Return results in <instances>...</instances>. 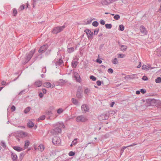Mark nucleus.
Listing matches in <instances>:
<instances>
[{
  "label": "nucleus",
  "mask_w": 161,
  "mask_h": 161,
  "mask_svg": "<svg viewBox=\"0 0 161 161\" xmlns=\"http://www.w3.org/2000/svg\"><path fill=\"white\" fill-rule=\"evenodd\" d=\"M158 52H159V53H160V55H161V51H157Z\"/></svg>",
  "instance_id": "64"
},
{
  "label": "nucleus",
  "mask_w": 161,
  "mask_h": 161,
  "mask_svg": "<svg viewBox=\"0 0 161 161\" xmlns=\"http://www.w3.org/2000/svg\"><path fill=\"white\" fill-rule=\"evenodd\" d=\"M45 116L44 115H43L40 117L39 119L38 120H43L45 119Z\"/></svg>",
  "instance_id": "36"
},
{
  "label": "nucleus",
  "mask_w": 161,
  "mask_h": 161,
  "mask_svg": "<svg viewBox=\"0 0 161 161\" xmlns=\"http://www.w3.org/2000/svg\"><path fill=\"white\" fill-rule=\"evenodd\" d=\"M84 32L86 33L88 38L89 39H92L93 35V33L88 29H86Z\"/></svg>",
  "instance_id": "4"
},
{
  "label": "nucleus",
  "mask_w": 161,
  "mask_h": 161,
  "mask_svg": "<svg viewBox=\"0 0 161 161\" xmlns=\"http://www.w3.org/2000/svg\"><path fill=\"white\" fill-rule=\"evenodd\" d=\"M140 90H141V92L142 93H145V91H144V90L143 89H141Z\"/></svg>",
  "instance_id": "53"
},
{
  "label": "nucleus",
  "mask_w": 161,
  "mask_h": 161,
  "mask_svg": "<svg viewBox=\"0 0 161 161\" xmlns=\"http://www.w3.org/2000/svg\"><path fill=\"white\" fill-rule=\"evenodd\" d=\"M117 55L119 58H123L126 56L125 55L123 54H118Z\"/></svg>",
  "instance_id": "28"
},
{
  "label": "nucleus",
  "mask_w": 161,
  "mask_h": 161,
  "mask_svg": "<svg viewBox=\"0 0 161 161\" xmlns=\"http://www.w3.org/2000/svg\"><path fill=\"white\" fill-rule=\"evenodd\" d=\"M155 82L156 83H159L161 82V78L158 77L155 80Z\"/></svg>",
  "instance_id": "27"
},
{
  "label": "nucleus",
  "mask_w": 161,
  "mask_h": 161,
  "mask_svg": "<svg viewBox=\"0 0 161 161\" xmlns=\"http://www.w3.org/2000/svg\"><path fill=\"white\" fill-rule=\"evenodd\" d=\"M112 62L113 64H117L118 63L117 59L116 58H114V59H113L112 61Z\"/></svg>",
  "instance_id": "24"
},
{
  "label": "nucleus",
  "mask_w": 161,
  "mask_h": 161,
  "mask_svg": "<svg viewBox=\"0 0 161 161\" xmlns=\"http://www.w3.org/2000/svg\"><path fill=\"white\" fill-rule=\"evenodd\" d=\"M141 66V63L140 62H139V65L137 66V68H140Z\"/></svg>",
  "instance_id": "56"
},
{
  "label": "nucleus",
  "mask_w": 161,
  "mask_h": 161,
  "mask_svg": "<svg viewBox=\"0 0 161 161\" xmlns=\"http://www.w3.org/2000/svg\"><path fill=\"white\" fill-rule=\"evenodd\" d=\"M97 84L98 86H100L101 84V82L100 80H98L97 81Z\"/></svg>",
  "instance_id": "46"
},
{
  "label": "nucleus",
  "mask_w": 161,
  "mask_h": 161,
  "mask_svg": "<svg viewBox=\"0 0 161 161\" xmlns=\"http://www.w3.org/2000/svg\"><path fill=\"white\" fill-rule=\"evenodd\" d=\"M77 139H74V140L72 141V143L73 144V145H75L77 143Z\"/></svg>",
  "instance_id": "41"
},
{
  "label": "nucleus",
  "mask_w": 161,
  "mask_h": 161,
  "mask_svg": "<svg viewBox=\"0 0 161 161\" xmlns=\"http://www.w3.org/2000/svg\"><path fill=\"white\" fill-rule=\"evenodd\" d=\"M142 79L144 80H148V78L147 76L144 75L142 77Z\"/></svg>",
  "instance_id": "45"
},
{
  "label": "nucleus",
  "mask_w": 161,
  "mask_h": 161,
  "mask_svg": "<svg viewBox=\"0 0 161 161\" xmlns=\"http://www.w3.org/2000/svg\"><path fill=\"white\" fill-rule=\"evenodd\" d=\"M102 35H103V34H102V33H100L98 35V36L100 37V36H102Z\"/></svg>",
  "instance_id": "59"
},
{
  "label": "nucleus",
  "mask_w": 161,
  "mask_h": 161,
  "mask_svg": "<svg viewBox=\"0 0 161 161\" xmlns=\"http://www.w3.org/2000/svg\"><path fill=\"white\" fill-rule=\"evenodd\" d=\"M52 142L53 144L55 145H59L60 142V139L58 137H54L53 138Z\"/></svg>",
  "instance_id": "5"
},
{
  "label": "nucleus",
  "mask_w": 161,
  "mask_h": 161,
  "mask_svg": "<svg viewBox=\"0 0 161 161\" xmlns=\"http://www.w3.org/2000/svg\"><path fill=\"white\" fill-rule=\"evenodd\" d=\"M100 23L101 25H104L105 24V22L103 20L101 19L100 20Z\"/></svg>",
  "instance_id": "43"
},
{
  "label": "nucleus",
  "mask_w": 161,
  "mask_h": 161,
  "mask_svg": "<svg viewBox=\"0 0 161 161\" xmlns=\"http://www.w3.org/2000/svg\"><path fill=\"white\" fill-rule=\"evenodd\" d=\"M90 92V90L88 88H86L84 91V93L86 94H87Z\"/></svg>",
  "instance_id": "34"
},
{
  "label": "nucleus",
  "mask_w": 161,
  "mask_h": 161,
  "mask_svg": "<svg viewBox=\"0 0 161 161\" xmlns=\"http://www.w3.org/2000/svg\"><path fill=\"white\" fill-rule=\"evenodd\" d=\"M17 9L14 8L13 9V14L14 16H15L17 14Z\"/></svg>",
  "instance_id": "26"
},
{
  "label": "nucleus",
  "mask_w": 161,
  "mask_h": 161,
  "mask_svg": "<svg viewBox=\"0 0 161 161\" xmlns=\"http://www.w3.org/2000/svg\"><path fill=\"white\" fill-rule=\"evenodd\" d=\"M140 93V92L139 91H136V94H139Z\"/></svg>",
  "instance_id": "58"
},
{
  "label": "nucleus",
  "mask_w": 161,
  "mask_h": 161,
  "mask_svg": "<svg viewBox=\"0 0 161 161\" xmlns=\"http://www.w3.org/2000/svg\"><path fill=\"white\" fill-rule=\"evenodd\" d=\"M58 62L60 64H61L62 63L63 60L61 59H59V60Z\"/></svg>",
  "instance_id": "54"
},
{
  "label": "nucleus",
  "mask_w": 161,
  "mask_h": 161,
  "mask_svg": "<svg viewBox=\"0 0 161 161\" xmlns=\"http://www.w3.org/2000/svg\"><path fill=\"white\" fill-rule=\"evenodd\" d=\"M30 109H31V108L30 107H27L24 110V112L26 114L30 111Z\"/></svg>",
  "instance_id": "29"
},
{
  "label": "nucleus",
  "mask_w": 161,
  "mask_h": 161,
  "mask_svg": "<svg viewBox=\"0 0 161 161\" xmlns=\"http://www.w3.org/2000/svg\"><path fill=\"white\" fill-rule=\"evenodd\" d=\"M99 31V29L98 28H96L94 31V34L96 35L97 34Z\"/></svg>",
  "instance_id": "40"
},
{
  "label": "nucleus",
  "mask_w": 161,
  "mask_h": 161,
  "mask_svg": "<svg viewBox=\"0 0 161 161\" xmlns=\"http://www.w3.org/2000/svg\"><path fill=\"white\" fill-rule=\"evenodd\" d=\"M75 154V153L72 151H70L69 153V156H73Z\"/></svg>",
  "instance_id": "37"
},
{
  "label": "nucleus",
  "mask_w": 161,
  "mask_h": 161,
  "mask_svg": "<svg viewBox=\"0 0 161 161\" xmlns=\"http://www.w3.org/2000/svg\"><path fill=\"white\" fill-rule=\"evenodd\" d=\"M105 26L107 29H110L112 27V25L110 24H107L105 25Z\"/></svg>",
  "instance_id": "21"
},
{
  "label": "nucleus",
  "mask_w": 161,
  "mask_h": 161,
  "mask_svg": "<svg viewBox=\"0 0 161 161\" xmlns=\"http://www.w3.org/2000/svg\"><path fill=\"white\" fill-rule=\"evenodd\" d=\"M64 110L62 108L58 109L57 110V112L58 114H60L64 111Z\"/></svg>",
  "instance_id": "25"
},
{
  "label": "nucleus",
  "mask_w": 161,
  "mask_h": 161,
  "mask_svg": "<svg viewBox=\"0 0 161 161\" xmlns=\"http://www.w3.org/2000/svg\"><path fill=\"white\" fill-rule=\"evenodd\" d=\"M11 158L13 161H17V156L14 153L11 152Z\"/></svg>",
  "instance_id": "11"
},
{
  "label": "nucleus",
  "mask_w": 161,
  "mask_h": 161,
  "mask_svg": "<svg viewBox=\"0 0 161 161\" xmlns=\"http://www.w3.org/2000/svg\"><path fill=\"white\" fill-rule=\"evenodd\" d=\"M11 109L12 110V111H14L15 110V107L14 106H13L11 107Z\"/></svg>",
  "instance_id": "49"
},
{
  "label": "nucleus",
  "mask_w": 161,
  "mask_h": 161,
  "mask_svg": "<svg viewBox=\"0 0 161 161\" xmlns=\"http://www.w3.org/2000/svg\"><path fill=\"white\" fill-rule=\"evenodd\" d=\"M81 108L82 111L84 113L86 112L88 110V109L86 105H83L82 106Z\"/></svg>",
  "instance_id": "17"
},
{
  "label": "nucleus",
  "mask_w": 161,
  "mask_h": 161,
  "mask_svg": "<svg viewBox=\"0 0 161 161\" xmlns=\"http://www.w3.org/2000/svg\"><path fill=\"white\" fill-rule=\"evenodd\" d=\"M64 25L61 26L55 27L53 29L52 32L53 34H57L59 32L62 31L65 28Z\"/></svg>",
  "instance_id": "1"
},
{
  "label": "nucleus",
  "mask_w": 161,
  "mask_h": 161,
  "mask_svg": "<svg viewBox=\"0 0 161 161\" xmlns=\"http://www.w3.org/2000/svg\"><path fill=\"white\" fill-rule=\"evenodd\" d=\"M116 1V0H102L101 3L103 5H106Z\"/></svg>",
  "instance_id": "7"
},
{
  "label": "nucleus",
  "mask_w": 161,
  "mask_h": 161,
  "mask_svg": "<svg viewBox=\"0 0 161 161\" xmlns=\"http://www.w3.org/2000/svg\"><path fill=\"white\" fill-rule=\"evenodd\" d=\"M60 127H61L62 128H64V125L62 124H60Z\"/></svg>",
  "instance_id": "57"
},
{
  "label": "nucleus",
  "mask_w": 161,
  "mask_h": 161,
  "mask_svg": "<svg viewBox=\"0 0 161 161\" xmlns=\"http://www.w3.org/2000/svg\"><path fill=\"white\" fill-rule=\"evenodd\" d=\"M42 91L44 94H46V90L45 89H42Z\"/></svg>",
  "instance_id": "50"
},
{
  "label": "nucleus",
  "mask_w": 161,
  "mask_h": 161,
  "mask_svg": "<svg viewBox=\"0 0 161 161\" xmlns=\"http://www.w3.org/2000/svg\"><path fill=\"white\" fill-rule=\"evenodd\" d=\"M1 84H2V85H4L6 84V82L5 81H3L2 82Z\"/></svg>",
  "instance_id": "52"
},
{
  "label": "nucleus",
  "mask_w": 161,
  "mask_h": 161,
  "mask_svg": "<svg viewBox=\"0 0 161 161\" xmlns=\"http://www.w3.org/2000/svg\"><path fill=\"white\" fill-rule=\"evenodd\" d=\"M42 82L40 81H37L35 82V85L36 87H39L41 86Z\"/></svg>",
  "instance_id": "18"
},
{
  "label": "nucleus",
  "mask_w": 161,
  "mask_h": 161,
  "mask_svg": "<svg viewBox=\"0 0 161 161\" xmlns=\"http://www.w3.org/2000/svg\"><path fill=\"white\" fill-rule=\"evenodd\" d=\"M77 64L78 63L76 61L74 60L72 61V66L74 67H76L77 65Z\"/></svg>",
  "instance_id": "22"
},
{
  "label": "nucleus",
  "mask_w": 161,
  "mask_h": 161,
  "mask_svg": "<svg viewBox=\"0 0 161 161\" xmlns=\"http://www.w3.org/2000/svg\"><path fill=\"white\" fill-rule=\"evenodd\" d=\"M87 120V117L83 115L78 116L76 119V120L77 122H84L86 121Z\"/></svg>",
  "instance_id": "2"
},
{
  "label": "nucleus",
  "mask_w": 161,
  "mask_h": 161,
  "mask_svg": "<svg viewBox=\"0 0 161 161\" xmlns=\"http://www.w3.org/2000/svg\"><path fill=\"white\" fill-rule=\"evenodd\" d=\"M90 78L91 80H92L93 81H95L96 80V77L93 75L91 76Z\"/></svg>",
  "instance_id": "35"
},
{
  "label": "nucleus",
  "mask_w": 161,
  "mask_h": 161,
  "mask_svg": "<svg viewBox=\"0 0 161 161\" xmlns=\"http://www.w3.org/2000/svg\"><path fill=\"white\" fill-rule=\"evenodd\" d=\"M32 5L33 8L35 7L36 5V0H33Z\"/></svg>",
  "instance_id": "42"
},
{
  "label": "nucleus",
  "mask_w": 161,
  "mask_h": 161,
  "mask_svg": "<svg viewBox=\"0 0 161 161\" xmlns=\"http://www.w3.org/2000/svg\"><path fill=\"white\" fill-rule=\"evenodd\" d=\"M152 69L153 68L151 67V66L150 64H148V65L144 64L142 66V69L146 71H147L149 69Z\"/></svg>",
  "instance_id": "10"
},
{
  "label": "nucleus",
  "mask_w": 161,
  "mask_h": 161,
  "mask_svg": "<svg viewBox=\"0 0 161 161\" xmlns=\"http://www.w3.org/2000/svg\"><path fill=\"white\" fill-rule=\"evenodd\" d=\"M120 16L118 14L115 15L114 17V19H115V20H117L119 19L120 18Z\"/></svg>",
  "instance_id": "31"
},
{
  "label": "nucleus",
  "mask_w": 161,
  "mask_h": 161,
  "mask_svg": "<svg viewBox=\"0 0 161 161\" xmlns=\"http://www.w3.org/2000/svg\"><path fill=\"white\" fill-rule=\"evenodd\" d=\"M98 23L97 21H93L92 23V25L93 26H95V27H97L98 25Z\"/></svg>",
  "instance_id": "23"
},
{
  "label": "nucleus",
  "mask_w": 161,
  "mask_h": 161,
  "mask_svg": "<svg viewBox=\"0 0 161 161\" xmlns=\"http://www.w3.org/2000/svg\"><path fill=\"white\" fill-rule=\"evenodd\" d=\"M108 72L110 73H112L113 72V69L111 68L109 69H108Z\"/></svg>",
  "instance_id": "44"
},
{
  "label": "nucleus",
  "mask_w": 161,
  "mask_h": 161,
  "mask_svg": "<svg viewBox=\"0 0 161 161\" xmlns=\"http://www.w3.org/2000/svg\"><path fill=\"white\" fill-rule=\"evenodd\" d=\"M34 147L35 150H38L40 152L43 151L45 148L44 145L42 144H40L38 146H37L36 145H34Z\"/></svg>",
  "instance_id": "3"
},
{
  "label": "nucleus",
  "mask_w": 161,
  "mask_h": 161,
  "mask_svg": "<svg viewBox=\"0 0 161 161\" xmlns=\"http://www.w3.org/2000/svg\"><path fill=\"white\" fill-rule=\"evenodd\" d=\"M140 29L141 32L145 34H146L147 33V31L145 27L143 25H141L140 28Z\"/></svg>",
  "instance_id": "13"
},
{
  "label": "nucleus",
  "mask_w": 161,
  "mask_h": 161,
  "mask_svg": "<svg viewBox=\"0 0 161 161\" xmlns=\"http://www.w3.org/2000/svg\"><path fill=\"white\" fill-rule=\"evenodd\" d=\"M28 47H29L28 48H25V49H30V47L29 46H28Z\"/></svg>",
  "instance_id": "61"
},
{
  "label": "nucleus",
  "mask_w": 161,
  "mask_h": 161,
  "mask_svg": "<svg viewBox=\"0 0 161 161\" xmlns=\"http://www.w3.org/2000/svg\"><path fill=\"white\" fill-rule=\"evenodd\" d=\"M72 101L73 102V103L75 104L76 105L78 103L77 101L74 98H72Z\"/></svg>",
  "instance_id": "32"
},
{
  "label": "nucleus",
  "mask_w": 161,
  "mask_h": 161,
  "mask_svg": "<svg viewBox=\"0 0 161 161\" xmlns=\"http://www.w3.org/2000/svg\"><path fill=\"white\" fill-rule=\"evenodd\" d=\"M74 76L75 78L76 81L80 82V79L79 74L77 72H75L74 73Z\"/></svg>",
  "instance_id": "12"
},
{
  "label": "nucleus",
  "mask_w": 161,
  "mask_h": 161,
  "mask_svg": "<svg viewBox=\"0 0 161 161\" xmlns=\"http://www.w3.org/2000/svg\"><path fill=\"white\" fill-rule=\"evenodd\" d=\"M24 8L25 5H22L19 7V9L20 10H22L23 9H24Z\"/></svg>",
  "instance_id": "39"
},
{
  "label": "nucleus",
  "mask_w": 161,
  "mask_h": 161,
  "mask_svg": "<svg viewBox=\"0 0 161 161\" xmlns=\"http://www.w3.org/2000/svg\"><path fill=\"white\" fill-rule=\"evenodd\" d=\"M30 144V142L26 140L25 142V145L24 146V150L27 148Z\"/></svg>",
  "instance_id": "19"
},
{
  "label": "nucleus",
  "mask_w": 161,
  "mask_h": 161,
  "mask_svg": "<svg viewBox=\"0 0 161 161\" xmlns=\"http://www.w3.org/2000/svg\"><path fill=\"white\" fill-rule=\"evenodd\" d=\"M96 61L99 64H101L102 62V60L99 59H97Z\"/></svg>",
  "instance_id": "48"
},
{
  "label": "nucleus",
  "mask_w": 161,
  "mask_h": 161,
  "mask_svg": "<svg viewBox=\"0 0 161 161\" xmlns=\"http://www.w3.org/2000/svg\"><path fill=\"white\" fill-rule=\"evenodd\" d=\"M159 11H161V4L160 5V8H159Z\"/></svg>",
  "instance_id": "60"
},
{
  "label": "nucleus",
  "mask_w": 161,
  "mask_h": 161,
  "mask_svg": "<svg viewBox=\"0 0 161 161\" xmlns=\"http://www.w3.org/2000/svg\"><path fill=\"white\" fill-rule=\"evenodd\" d=\"M114 102L111 103L110 104V106L111 107H113L114 105Z\"/></svg>",
  "instance_id": "55"
},
{
  "label": "nucleus",
  "mask_w": 161,
  "mask_h": 161,
  "mask_svg": "<svg viewBox=\"0 0 161 161\" xmlns=\"http://www.w3.org/2000/svg\"><path fill=\"white\" fill-rule=\"evenodd\" d=\"M93 20V19H91L87 20L86 22V24H91L92 21Z\"/></svg>",
  "instance_id": "47"
},
{
  "label": "nucleus",
  "mask_w": 161,
  "mask_h": 161,
  "mask_svg": "<svg viewBox=\"0 0 161 161\" xmlns=\"http://www.w3.org/2000/svg\"><path fill=\"white\" fill-rule=\"evenodd\" d=\"M61 130L59 128H56L51 130V132L54 134H56L61 132Z\"/></svg>",
  "instance_id": "9"
},
{
  "label": "nucleus",
  "mask_w": 161,
  "mask_h": 161,
  "mask_svg": "<svg viewBox=\"0 0 161 161\" xmlns=\"http://www.w3.org/2000/svg\"><path fill=\"white\" fill-rule=\"evenodd\" d=\"M48 47V45H44L40 47L39 50H46Z\"/></svg>",
  "instance_id": "16"
},
{
  "label": "nucleus",
  "mask_w": 161,
  "mask_h": 161,
  "mask_svg": "<svg viewBox=\"0 0 161 161\" xmlns=\"http://www.w3.org/2000/svg\"><path fill=\"white\" fill-rule=\"evenodd\" d=\"M3 87H0V91H1L3 89Z\"/></svg>",
  "instance_id": "63"
},
{
  "label": "nucleus",
  "mask_w": 161,
  "mask_h": 161,
  "mask_svg": "<svg viewBox=\"0 0 161 161\" xmlns=\"http://www.w3.org/2000/svg\"><path fill=\"white\" fill-rule=\"evenodd\" d=\"M127 48V47L125 46L122 45L121 48V50H125Z\"/></svg>",
  "instance_id": "33"
},
{
  "label": "nucleus",
  "mask_w": 161,
  "mask_h": 161,
  "mask_svg": "<svg viewBox=\"0 0 161 161\" xmlns=\"http://www.w3.org/2000/svg\"><path fill=\"white\" fill-rule=\"evenodd\" d=\"M43 95L42 93H40L39 94V96L41 98H42L43 97Z\"/></svg>",
  "instance_id": "51"
},
{
  "label": "nucleus",
  "mask_w": 161,
  "mask_h": 161,
  "mask_svg": "<svg viewBox=\"0 0 161 161\" xmlns=\"http://www.w3.org/2000/svg\"><path fill=\"white\" fill-rule=\"evenodd\" d=\"M43 86L47 88H53L55 86V85L53 83L51 84L50 82H47L43 83Z\"/></svg>",
  "instance_id": "8"
},
{
  "label": "nucleus",
  "mask_w": 161,
  "mask_h": 161,
  "mask_svg": "<svg viewBox=\"0 0 161 161\" xmlns=\"http://www.w3.org/2000/svg\"><path fill=\"white\" fill-rule=\"evenodd\" d=\"M159 104L160 105H161V102L159 100H157L155 99H153L150 101V104L151 105H155L156 106H158V104Z\"/></svg>",
  "instance_id": "6"
},
{
  "label": "nucleus",
  "mask_w": 161,
  "mask_h": 161,
  "mask_svg": "<svg viewBox=\"0 0 161 161\" xmlns=\"http://www.w3.org/2000/svg\"><path fill=\"white\" fill-rule=\"evenodd\" d=\"M28 135V134L25 132L23 131H20L19 133V136L21 138H23L26 137Z\"/></svg>",
  "instance_id": "14"
},
{
  "label": "nucleus",
  "mask_w": 161,
  "mask_h": 161,
  "mask_svg": "<svg viewBox=\"0 0 161 161\" xmlns=\"http://www.w3.org/2000/svg\"><path fill=\"white\" fill-rule=\"evenodd\" d=\"M27 125L29 127H32L34 126V123L33 122L30 121L27 123Z\"/></svg>",
  "instance_id": "20"
},
{
  "label": "nucleus",
  "mask_w": 161,
  "mask_h": 161,
  "mask_svg": "<svg viewBox=\"0 0 161 161\" xmlns=\"http://www.w3.org/2000/svg\"><path fill=\"white\" fill-rule=\"evenodd\" d=\"M119 30L120 31H123L124 30V26L122 25H119Z\"/></svg>",
  "instance_id": "30"
},
{
  "label": "nucleus",
  "mask_w": 161,
  "mask_h": 161,
  "mask_svg": "<svg viewBox=\"0 0 161 161\" xmlns=\"http://www.w3.org/2000/svg\"><path fill=\"white\" fill-rule=\"evenodd\" d=\"M36 128H37V126L36 125H35L34 127V129H36Z\"/></svg>",
  "instance_id": "62"
},
{
  "label": "nucleus",
  "mask_w": 161,
  "mask_h": 161,
  "mask_svg": "<svg viewBox=\"0 0 161 161\" xmlns=\"http://www.w3.org/2000/svg\"><path fill=\"white\" fill-rule=\"evenodd\" d=\"M102 117H103V120H105L106 119H107L108 118V116L106 115H102Z\"/></svg>",
  "instance_id": "38"
},
{
  "label": "nucleus",
  "mask_w": 161,
  "mask_h": 161,
  "mask_svg": "<svg viewBox=\"0 0 161 161\" xmlns=\"http://www.w3.org/2000/svg\"><path fill=\"white\" fill-rule=\"evenodd\" d=\"M13 148L17 152H20L24 150L23 148L19 146H14Z\"/></svg>",
  "instance_id": "15"
}]
</instances>
